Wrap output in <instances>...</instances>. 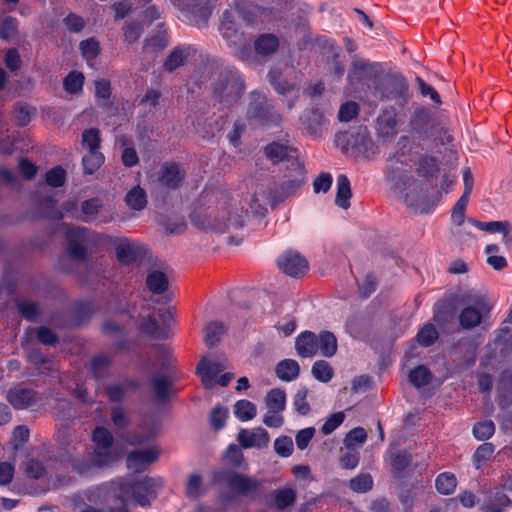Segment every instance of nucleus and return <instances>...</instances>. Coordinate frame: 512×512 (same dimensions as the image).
I'll list each match as a JSON object with an SVG mask.
<instances>
[{"label": "nucleus", "mask_w": 512, "mask_h": 512, "mask_svg": "<svg viewBox=\"0 0 512 512\" xmlns=\"http://www.w3.org/2000/svg\"><path fill=\"white\" fill-rule=\"evenodd\" d=\"M163 486L161 478L143 477L136 479L133 476L117 479L108 485V491L124 503L135 501L140 506H148L150 498Z\"/></svg>", "instance_id": "nucleus-1"}, {"label": "nucleus", "mask_w": 512, "mask_h": 512, "mask_svg": "<svg viewBox=\"0 0 512 512\" xmlns=\"http://www.w3.org/2000/svg\"><path fill=\"white\" fill-rule=\"evenodd\" d=\"M244 214L232 211L228 205L221 207H207L193 211L190 215L191 223L199 229L225 232L230 227L239 228L244 224Z\"/></svg>", "instance_id": "nucleus-2"}, {"label": "nucleus", "mask_w": 512, "mask_h": 512, "mask_svg": "<svg viewBox=\"0 0 512 512\" xmlns=\"http://www.w3.org/2000/svg\"><path fill=\"white\" fill-rule=\"evenodd\" d=\"M246 117L260 127L278 125L282 121L281 115L267 104L266 95L258 91L250 94Z\"/></svg>", "instance_id": "nucleus-3"}, {"label": "nucleus", "mask_w": 512, "mask_h": 512, "mask_svg": "<svg viewBox=\"0 0 512 512\" xmlns=\"http://www.w3.org/2000/svg\"><path fill=\"white\" fill-rule=\"evenodd\" d=\"M245 87L237 72L229 71L216 82L214 97L223 107H233L240 99Z\"/></svg>", "instance_id": "nucleus-4"}, {"label": "nucleus", "mask_w": 512, "mask_h": 512, "mask_svg": "<svg viewBox=\"0 0 512 512\" xmlns=\"http://www.w3.org/2000/svg\"><path fill=\"white\" fill-rule=\"evenodd\" d=\"M412 163L410 150H399L389 158V166L386 170V179L394 189H405L411 180L408 167Z\"/></svg>", "instance_id": "nucleus-5"}, {"label": "nucleus", "mask_w": 512, "mask_h": 512, "mask_svg": "<svg viewBox=\"0 0 512 512\" xmlns=\"http://www.w3.org/2000/svg\"><path fill=\"white\" fill-rule=\"evenodd\" d=\"M123 453L124 449L121 445L94 447L91 461L89 463H80L75 461L73 463V467L78 473L86 474L90 472L92 467L101 468L111 465L118 461L122 457Z\"/></svg>", "instance_id": "nucleus-6"}, {"label": "nucleus", "mask_w": 512, "mask_h": 512, "mask_svg": "<svg viewBox=\"0 0 512 512\" xmlns=\"http://www.w3.org/2000/svg\"><path fill=\"white\" fill-rule=\"evenodd\" d=\"M489 311L487 301L482 297H476L471 305L462 309L459 314L460 325L465 329H471L478 326L484 314Z\"/></svg>", "instance_id": "nucleus-7"}, {"label": "nucleus", "mask_w": 512, "mask_h": 512, "mask_svg": "<svg viewBox=\"0 0 512 512\" xmlns=\"http://www.w3.org/2000/svg\"><path fill=\"white\" fill-rule=\"evenodd\" d=\"M281 201L278 194H273L272 189L266 185H259L251 195L249 207L253 214L263 215L267 211L268 205H274Z\"/></svg>", "instance_id": "nucleus-8"}, {"label": "nucleus", "mask_w": 512, "mask_h": 512, "mask_svg": "<svg viewBox=\"0 0 512 512\" xmlns=\"http://www.w3.org/2000/svg\"><path fill=\"white\" fill-rule=\"evenodd\" d=\"M68 250L76 260L86 258V243L89 240V232L85 227H73L67 230Z\"/></svg>", "instance_id": "nucleus-9"}, {"label": "nucleus", "mask_w": 512, "mask_h": 512, "mask_svg": "<svg viewBox=\"0 0 512 512\" xmlns=\"http://www.w3.org/2000/svg\"><path fill=\"white\" fill-rule=\"evenodd\" d=\"M251 9L260 11L259 7L251 6L248 4H244L236 9L235 12H229L226 11L223 14V21H222V34L223 37L227 40L229 45L236 44V41L232 39V36L237 37L234 35V23L232 21V18H234V14L241 20L247 22L248 24L252 23V18L249 16V13Z\"/></svg>", "instance_id": "nucleus-10"}, {"label": "nucleus", "mask_w": 512, "mask_h": 512, "mask_svg": "<svg viewBox=\"0 0 512 512\" xmlns=\"http://www.w3.org/2000/svg\"><path fill=\"white\" fill-rule=\"evenodd\" d=\"M269 79L276 92L283 97V101H285L287 107L291 109L294 102L299 97L298 83L288 82L287 80L282 79L277 70H272L269 73Z\"/></svg>", "instance_id": "nucleus-11"}, {"label": "nucleus", "mask_w": 512, "mask_h": 512, "mask_svg": "<svg viewBox=\"0 0 512 512\" xmlns=\"http://www.w3.org/2000/svg\"><path fill=\"white\" fill-rule=\"evenodd\" d=\"M292 166L289 172L285 174L280 187L281 192L278 193L281 200L294 194L306 181V171L304 167L298 162L294 163Z\"/></svg>", "instance_id": "nucleus-12"}, {"label": "nucleus", "mask_w": 512, "mask_h": 512, "mask_svg": "<svg viewBox=\"0 0 512 512\" xmlns=\"http://www.w3.org/2000/svg\"><path fill=\"white\" fill-rule=\"evenodd\" d=\"M278 267L292 277L304 275L308 270L307 260L298 252L287 251L278 259Z\"/></svg>", "instance_id": "nucleus-13"}, {"label": "nucleus", "mask_w": 512, "mask_h": 512, "mask_svg": "<svg viewBox=\"0 0 512 512\" xmlns=\"http://www.w3.org/2000/svg\"><path fill=\"white\" fill-rule=\"evenodd\" d=\"M159 457V450L152 446L130 452L127 456V467L134 472L144 471Z\"/></svg>", "instance_id": "nucleus-14"}, {"label": "nucleus", "mask_w": 512, "mask_h": 512, "mask_svg": "<svg viewBox=\"0 0 512 512\" xmlns=\"http://www.w3.org/2000/svg\"><path fill=\"white\" fill-rule=\"evenodd\" d=\"M240 446L244 449L266 448L269 444V434L263 428L241 429L237 435Z\"/></svg>", "instance_id": "nucleus-15"}, {"label": "nucleus", "mask_w": 512, "mask_h": 512, "mask_svg": "<svg viewBox=\"0 0 512 512\" xmlns=\"http://www.w3.org/2000/svg\"><path fill=\"white\" fill-rule=\"evenodd\" d=\"M226 368L225 360L203 359L197 366V373L202 384L206 388H212L216 384L217 376Z\"/></svg>", "instance_id": "nucleus-16"}, {"label": "nucleus", "mask_w": 512, "mask_h": 512, "mask_svg": "<svg viewBox=\"0 0 512 512\" xmlns=\"http://www.w3.org/2000/svg\"><path fill=\"white\" fill-rule=\"evenodd\" d=\"M6 398L15 409H25L35 404L38 399L32 389L20 386L9 389Z\"/></svg>", "instance_id": "nucleus-17"}, {"label": "nucleus", "mask_w": 512, "mask_h": 512, "mask_svg": "<svg viewBox=\"0 0 512 512\" xmlns=\"http://www.w3.org/2000/svg\"><path fill=\"white\" fill-rule=\"evenodd\" d=\"M469 222L476 228L490 233H501L504 245L509 248L512 244L511 224L507 221L481 222L469 219Z\"/></svg>", "instance_id": "nucleus-18"}, {"label": "nucleus", "mask_w": 512, "mask_h": 512, "mask_svg": "<svg viewBox=\"0 0 512 512\" xmlns=\"http://www.w3.org/2000/svg\"><path fill=\"white\" fill-rule=\"evenodd\" d=\"M145 287L153 295H162L169 288V278L161 270L150 269L146 272Z\"/></svg>", "instance_id": "nucleus-19"}, {"label": "nucleus", "mask_w": 512, "mask_h": 512, "mask_svg": "<svg viewBox=\"0 0 512 512\" xmlns=\"http://www.w3.org/2000/svg\"><path fill=\"white\" fill-rule=\"evenodd\" d=\"M295 348L300 357H313L318 352V335L311 331L302 332L296 338Z\"/></svg>", "instance_id": "nucleus-20"}, {"label": "nucleus", "mask_w": 512, "mask_h": 512, "mask_svg": "<svg viewBox=\"0 0 512 512\" xmlns=\"http://www.w3.org/2000/svg\"><path fill=\"white\" fill-rule=\"evenodd\" d=\"M220 477L226 481L228 487L237 494H245L257 488L258 483L237 473H223Z\"/></svg>", "instance_id": "nucleus-21"}, {"label": "nucleus", "mask_w": 512, "mask_h": 512, "mask_svg": "<svg viewBox=\"0 0 512 512\" xmlns=\"http://www.w3.org/2000/svg\"><path fill=\"white\" fill-rule=\"evenodd\" d=\"M183 178L184 172L180 167L176 164L170 163L163 165L159 181L162 185L174 189L179 186Z\"/></svg>", "instance_id": "nucleus-22"}, {"label": "nucleus", "mask_w": 512, "mask_h": 512, "mask_svg": "<svg viewBox=\"0 0 512 512\" xmlns=\"http://www.w3.org/2000/svg\"><path fill=\"white\" fill-rule=\"evenodd\" d=\"M293 153L294 150L290 146L279 142H273L265 148L266 157L273 163L282 162L286 158L292 157Z\"/></svg>", "instance_id": "nucleus-23"}, {"label": "nucleus", "mask_w": 512, "mask_h": 512, "mask_svg": "<svg viewBox=\"0 0 512 512\" xmlns=\"http://www.w3.org/2000/svg\"><path fill=\"white\" fill-rule=\"evenodd\" d=\"M137 323L141 332L147 335H156L159 325L150 308H142L137 315Z\"/></svg>", "instance_id": "nucleus-24"}, {"label": "nucleus", "mask_w": 512, "mask_h": 512, "mask_svg": "<svg viewBox=\"0 0 512 512\" xmlns=\"http://www.w3.org/2000/svg\"><path fill=\"white\" fill-rule=\"evenodd\" d=\"M352 196L350 181L346 175L341 174L337 177V193L335 202L337 206L347 209L350 206V198Z\"/></svg>", "instance_id": "nucleus-25"}, {"label": "nucleus", "mask_w": 512, "mask_h": 512, "mask_svg": "<svg viewBox=\"0 0 512 512\" xmlns=\"http://www.w3.org/2000/svg\"><path fill=\"white\" fill-rule=\"evenodd\" d=\"M338 348L335 335L329 331H322L318 334V352L324 357H332Z\"/></svg>", "instance_id": "nucleus-26"}, {"label": "nucleus", "mask_w": 512, "mask_h": 512, "mask_svg": "<svg viewBox=\"0 0 512 512\" xmlns=\"http://www.w3.org/2000/svg\"><path fill=\"white\" fill-rule=\"evenodd\" d=\"M116 255L120 262L129 264L133 262L138 256V249L136 243L122 239L116 245Z\"/></svg>", "instance_id": "nucleus-27"}, {"label": "nucleus", "mask_w": 512, "mask_h": 512, "mask_svg": "<svg viewBox=\"0 0 512 512\" xmlns=\"http://www.w3.org/2000/svg\"><path fill=\"white\" fill-rule=\"evenodd\" d=\"M510 504V499L503 492H496L482 504L481 510L482 512H503Z\"/></svg>", "instance_id": "nucleus-28"}, {"label": "nucleus", "mask_w": 512, "mask_h": 512, "mask_svg": "<svg viewBox=\"0 0 512 512\" xmlns=\"http://www.w3.org/2000/svg\"><path fill=\"white\" fill-rule=\"evenodd\" d=\"M300 367L297 361L285 359L276 366V375L283 381H292L299 375Z\"/></svg>", "instance_id": "nucleus-29"}, {"label": "nucleus", "mask_w": 512, "mask_h": 512, "mask_svg": "<svg viewBox=\"0 0 512 512\" xmlns=\"http://www.w3.org/2000/svg\"><path fill=\"white\" fill-rule=\"evenodd\" d=\"M125 202L129 208L135 211L144 209L147 204V197L144 189L139 185L134 186L127 192Z\"/></svg>", "instance_id": "nucleus-30"}, {"label": "nucleus", "mask_w": 512, "mask_h": 512, "mask_svg": "<svg viewBox=\"0 0 512 512\" xmlns=\"http://www.w3.org/2000/svg\"><path fill=\"white\" fill-rule=\"evenodd\" d=\"M234 415L241 422H248L257 415L256 405L246 399L239 400L234 405Z\"/></svg>", "instance_id": "nucleus-31"}, {"label": "nucleus", "mask_w": 512, "mask_h": 512, "mask_svg": "<svg viewBox=\"0 0 512 512\" xmlns=\"http://www.w3.org/2000/svg\"><path fill=\"white\" fill-rule=\"evenodd\" d=\"M255 50L260 55H269L274 53L278 46L279 40L275 35L272 34H264L259 36L255 40Z\"/></svg>", "instance_id": "nucleus-32"}, {"label": "nucleus", "mask_w": 512, "mask_h": 512, "mask_svg": "<svg viewBox=\"0 0 512 512\" xmlns=\"http://www.w3.org/2000/svg\"><path fill=\"white\" fill-rule=\"evenodd\" d=\"M266 409L284 411L286 407V394L283 390L271 389L264 399Z\"/></svg>", "instance_id": "nucleus-33"}, {"label": "nucleus", "mask_w": 512, "mask_h": 512, "mask_svg": "<svg viewBox=\"0 0 512 512\" xmlns=\"http://www.w3.org/2000/svg\"><path fill=\"white\" fill-rule=\"evenodd\" d=\"M225 327L221 322H210L205 327V343L209 347H213L217 345L221 339V337L225 334Z\"/></svg>", "instance_id": "nucleus-34"}, {"label": "nucleus", "mask_w": 512, "mask_h": 512, "mask_svg": "<svg viewBox=\"0 0 512 512\" xmlns=\"http://www.w3.org/2000/svg\"><path fill=\"white\" fill-rule=\"evenodd\" d=\"M457 486L456 477L449 472L441 473L435 480L437 491L443 495L452 494Z\"/></svg>", "instance_id": "nucleus-35"}, {"label": "nucleus", "mask_w": 512, "mask_h": 512, "mask_svg": "<svg viewBox=\"0 0 512 512\" xmlns=\"http://www.w3.org/2000/svg\"><path fill=\"white\" fill-rule=\"evenodd\" d=\"M104 162V156L100 151H88L83 157L82 164L86 174H93Z\"/></svg>", "instance_id": "nucleus-36"}, {"label": "nucleus", "mask_w": 512, "mask_h": 512, "mask_svg": "<svg viewBox=\"0 0 512 512\" xmlns=\"http://www.w3.org/2000/svg\"><path fill=\"white\" fill-rule=\"evenodd\" d=\"M312 375L315 379L321 382H328L334 375L333 368L324 360L316 361L311 369Z\"/></svg>", "instance_id": "nucleus-37"}, {"label": "nucleus", "mask_w": 512, "mask_h": 512, "mask_svg": "<svg viewBox=\"0 0 512 512\" xmlns=\"http://www.w3.org/2000/svg\"><path fill=\"white\" fill-rule=\"evenodd\" d=\"M172 379L169 376H157L152 380V389L158 400H164L169 394Z\"/></svg>", "instance_id": "nucleus-38"}, {"label": "nucleus", "mask_w": 512, "mask_h": 512, "mask_svg": "<svg viewBox=\"0 0 512 512\" xmlns=\"http://www.w3.org/2000/svg\"><path fill=\"white\" fill-rule=\"evenodd\" d=\"M296 499V492L292 488L280 489L274 492L275 506L279 510H283L286 507L294 503Z\"/></svg>", "instance_id": "nucleus-39"}, {"label": "nucleus", "mask_w": 512, "mask_h": 512, "mask_svg": "<svg viewBox=\"0 0 512 512\" xmlns=\"http://www.w3.org/2000/svg\"><path fill=\"white\" fill-rule=\"evenodd\" d=\"M495 447L492 443L486 442L481 444L473 454V463L476 469H480L484 463H486L492 454L494 453Z\"/></svg>", "instance_id": "nucleus-40"}, {"label": "nucleus", "mask_w": 512, "mask_h": 512, "mask_svg": "<svg viewBox=\"0 0 512 512\" xmlns=\"http://www.w3.org/2000/svg\"><path fill=\"white\" fill-rule=\"evenodd\" d=\"M168 40L166 34L164 32H159L157 35H154L144 42V52L145 53H157L163 50L167 46Z\"/></svg>", "instance_id": "nucleus-41"}, {"label": "nucleus", "mask_w": 512, "mask_h": 512, "mask_svg": "<svg viewBox=\"0 0 512 512\" xmlns=\"http://www.w3.org/2000/svg\"><path fill=\"white\" fill-rule=\"evenodd\" d=\"M432 375L430 371L423 365L413 369L409 374L410 382L417 388L423 387L431 381Z\"/></svg>", "instance_id": "nucleus-42"}, {"label": "nucleus", "mask_w": 512, "mask_h": 512, "mask_svg": "<svg viewBox=\"0 0 512 512\" xmlns=\"http://www.w3.org/2000/svg\"><path fill=\"white\" fill-rule=\"evenodd\" d=\"M84 83V76L79 72L69 73L63 82V86L66 92L70 94H76L82 90Z\"/></svg>", "instance_id": "nucleus-43"}, {"label": "nucleus", "mask_w": 512, "mask_h": 512, "mask_svg": "<svg viewBox=\"0 0 512 512\" xmlns=\"http://www.w3.org/2000/svg\"><path fill=\"white\" fill-rule=\"evenodd\" d=\"M274 450L280 457L286 458L292 455L294 443L291 437L281 435L274 441Z\"/></svg>", "instance_id": "nucleus-44"}, {"label": "nucleus", "mask_w": 512, "mask_h": 512, "mask_svg": "<svg viewBox=\"0 0 512 512\" xmlns=\"http://www.w3.org/2000/svg\"><path fill=\"white\" fill-rule=\"evenodd\" d=\"M92 440L94 447L116 446L112 434L104 427H96L93 431Z\"/></svg>", "instance_id": "nucleus-45"}, {"label": "nucleus", "mask_w": 512, "mask_h": 512, "mask_svg": "<svg viewBox=\"0 0 512 512\" xmlns=\"http://www.w3.org/2000/svg\"><path fill=\"white\" fill-rule=\"evenodd\" d=\"M187 53L182 48H175L171 51L165 60L164 67L168 71H173L184 64Z\"/></svg>", "instance_id": "nucleus-46"}, {"label": "nucleus", "mask_w": 512, "mask_h": 512, "mask_svg": "<svg viewBox=\"0 0 512 512\" xmlns=\"http://www.w3.org/2000/svg\"><path fill=\"white\" fill-rule=\"evenodd\" d=\"M438 338V332L434 325L425 324L417 334L418 342L425 347L432 345Z\"/></svg>", "instance_id": "nucleus-47"}, {"label": "nucleus", "mask_w": 512, "mask_h": 512, "mask_svg": "<svg viewBox=\"0 0 512 512\" xmlns=\"http://www.w3.org/2000/svg\"><path fill=\"white\" fill-rule=\"evenodd\" d=\"M373 480L370 474L362 473L350 480V488L358 493H365L372 488Z\"/></svg>", "instance_id": "nucleus-48"}, {"label": "nucleus", "mask_w": 512, "mask_h": 512, "mask_svg": "<svg viewBox=\"0 0 512 512\" xmlns=\"http://www.w3.org/2000/svg\"><path fill=\"white\" fill-rule=\"evenodd\" d=\"M202 479L199 474H190L187 478L185 493L188 498L196 499L202 494Z\"/></svg>", "instance_id": "nucleus-49"}, {"label": "nucleus", "mask_w": 512, "mask_h": 512, "mask_svg": "<svg viewBox=\"0 0 512 512\" xmlns=\"http://www.w3.org/2000/svg\"><path fill=\"white\" fill-rule=\"evenodd\" d=\"M81 54L87 61L97 57L100 51L99 42L95 38H88L79 44Z\"/></svg>", "instance_id": "nucleus-50"}, {"label": "nucleus", "mask_w": 512, "mask_h": 512, "mask_svg": "<svg viewBox=\"0 0 512 512\" xmlns=\"http://www.w3.org/2000/svg\"><path fill=\"white\" fill-rule=\"evenodd\" d=\"M495 432V425L492 420L478 422L473 427V435L478 440H487Z\"/></svg>", "instance_id": "nucleus-51"}, {"label": "nucleus", "mask_w": 512, "mask_h": 512, "mask_svg": "<svg viewBox=\"0 0 512 512\" xmlns=\"http://www.w3.org/2000/svg\"><path fill=\"white\" fill-rule=\"evenodd\" d=\"M367 434L364 428L356 427L349 431L344 438L346 448H354L365 442Z\"/></svg>", "instance_id": "nucleus-52"}, {"label": "nucleus", "mask_w": 512, "mask_h": 512, "mask_svg": "<svg viewBox=\"0 0 512 512\" xmlns=\"http://www.w3.org/2000/svg\"><path fill=\"white\" fill-rule=\"evenodd\" d=\"M143 33V25L139 21L127 23L123 28L124 40L128 43H135Z\"/></svg>", "instance_id": "nucleus-53"}, {"label": "nucleus", "mask_w": 512, "mask_h": 512, "mask_svg": "<svg viewBox=\"0 0 512 512\" xmlns=\"http://www.w3.org/2000/svg\"><path fill=\"white\" fill-rule=\"evenodd\" d=\"M340 465L344 469H355L359 463V452L355 448H346L340 456Z\"/></svg>", "instance_id": "nucleus-54"}, {"label": "nucleus", "mask_w": 512, "mask_h": 512, "mask_svg": "<svg viewBox=\"0 0 512 512\" xmlns=\"http://www.w3.org/2000/svg\"><path fill=\"white\" fill-rule=\"evenodd\" d=\"M468 202L469 198H466V196H461L454 205L451 212V220L454 224L458 226L463 224L465 220V210Z\"/></svg>", "instance_id": "nucleus-55"}, {"label": "nucleus", "mask_w": 512, "mask_h": 512, "mask_svg": "<svg viewBox=\"0 0 512 512\" xmlns=\"http://www.w3.org/2000/svg\"><path fill=\"white\" fill-rule=\"evenodd\" d=\"M82 144L88 151H99V132L97 129L91 128L85 130L82 134Z\"/></svg>", "instance_id": "nucleus-56"}, {"label": "nucleus", "mask_w": 512, "mask_h": 512, "mask_svg": "<svg viewBox=\"0 0 512 512\" xmlns=\"http://www.w3.org/2000/svg\"><path fill=\"white\" fill-rule=\"evenodd\" d=\"M307 394V389L301 388L296 392L294 396L293 406L295 410L301 415H307L310 412V406L306 400Z\"/></svg>", "instance_id": "nucleus-57"}, {"label": "nucleus", "mask_w": 512, "mask_h": 512, "mask_svg": "<svg viewBox=\"0 0 512 512\" xmlns=\"http://www.w3.org/2000/svg\"><path fill=\"white\" fill-rule=\"evenodd\" d=\"M102 207V204L100 200L98 199H89L82 203V211L85 215L86 221H92L96 218L97 214L99 213L100 209Z\"/></svg>", "instance_id": "nucleus-58"}, {"label": "nucleus", "mask_w": 512, "mask_h": 512, "mask_svg": "<svg viewBox=\"0 0 512 512\" xmlns=\"http://www.w3.org/2000/svg\"><path fill=\"white\" fill-rule=\"evenodd\" d=\"M283 411L267 409L263 416V423L270 428H279L284 424Z\"/></svg>", "instance_id": "nucleus-59"}, {"label": "nucleus", "mask_w": 512, "mask_h": 512, "mask_svg": "<svg viewBox=\"0 0 512 512\" xmlns=\"http://www.w3.org/2000/svg\"><path fill=\"white\" fill-rule=\"evenodd\" d=\"M24 470L28 477L39 479L45 474V467L40 461L30 459L24 463Z\"/></svg>", "instance_id": "nucleus-60"}, {"label": "nucleus", "mask_w": 512, "mask_h": 512, "mask_svg": "<svg viewBox=\"0 0 512 512\" xmlns=\"http://www.w3.org/2000/svg\"><path fill=\"white\" fill-rule=\"evenodd\" d=\"M65 170L60 167H54L46 173V182L52 187H60L65 181Z\"/></svg>", "instance_id": "nucleus-61"}, {"label": "nucleus", "mask_w": 512, "mask_h": 512, "mask_svg": "<svg viewBox=\"0 0 512 512\" xmlns=\"http://www.w3.org/2000/svg\"><path fill=\"white\" fill-rule=\"evenodd\" d=\"M63 23L67 30L73 33H79L85 27V20L74 13H69L64 19Z\"/></svg>", "instance_id": "nucleus-62"}, {"label": "nucleus", "mask_w": 512, "mask_h": 512, "mask_svg": "<svg viewBox=\"0 0 512 512\" xmlns=\"http://www.w3.org/2000/svg\"><path fill=\"white\" fill-rule=\"evenodd\" d=\"M228 418V409L215 407L210 413V423L215 429H221L225 426Z\"/></svg>", "instance_id": "nucleus-63"}, {"label": "nucleus", "mask_w": 512, "mask_h": 512, "mask_svg": "<svg viewBox=\"0 0 512 512\" xmlns=\"http://www.w3.org/2000/svg\"><path fill=\"white\" fill-rule=\"evenodd\" d=\"M344 419V412H336L332 414L323 424L321 428L322 433L324 435L332 433L336 428H338L343 423Z\"/></svg>", "instance_id": "nucleus-64"}]
</instances>
